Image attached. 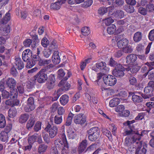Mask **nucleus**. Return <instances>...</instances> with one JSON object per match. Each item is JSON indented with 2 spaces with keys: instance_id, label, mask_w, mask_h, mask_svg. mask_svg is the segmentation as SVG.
Returning <instances> with one entry per match:
<instances>
[{
  "instance_id": "nucleus-1",
  "label": "nucleus",
  "mask_w": 154,
  "mask_h": 154,
  "mask_svg": "<svg viewBox=\"0 0 154 154\" xmlns=\"http://www.w3.org/2000/svg\"><path fill=\"white\" fill-rule=\"evenodd\" d=\"M54 143L56 146L52 147L51 154H68L69 146L64 133L61 136L60 139L54 141Z\"/></svg>"
},
{
  "instance_id": "nucleus-2",
  "label": "nucleus",
  "mask_w": 154,
  "mask_h": 154,
  "mask_svg": "<svg viewBox=\"0 0 154 154\" xmlns=\"http://www.w3.org/2000/svg\"><path fill=\"white\" fill-rule=\"evenodd\" d=\"M100 131L97 127H94L91 128L88 131L89 139L91 141L96 140L99 137Z\"/></svg>"
},
{
  "instance_id": "nucleus-3",
  "label": "nucleus",
  "mask_w": 154,
  "mask_h": 154,
  "mask_svg": "<svg viewBox=\"0 0 154 154\" xmlns=\"http://www.w3.org/2000/svg\"><path fill=\"white\" fill-rule=\"evenodd\" d=\"M154 89V82L151 81L148 84V86L145 87L144 89V92L145 95L143 97L144 98H148L153 95V92Z\"/></svg>"
},
{
  "instance_id": "nucleus-4",
  "label": "nucleus",
  "mask_w": 154,
  "mask_h": 154,
  "mask_svg": "<svg viewBox=\"0 0 154 154\" xmlns=\"http://www.w3.org/2000/svg\"><path fill=\"white\" fill-rule=\"evenodd\" d=\"M17 91H15L11 95V99H9L5 102L6 104L7 105L13 106H17L20 104L19 100L17 99Z\"/></svg>"
},
{
  "instance_id": "nucleus-5",
  "label": "nucleus",
  "mask_w": 154,
  "mask_h": 154,
  "mask_svg": "<svg viewBox=\"0 0 154 154\" xmlns=\"http://www.w3.org/2000/svg\"><path fill=\"white\" fill-rule=\"evenodd\" d=\"M92 69L96 72L99 69L103 72L106 73L109 71V68L106 66V63L101 62L96 63L95 64V67H92Z\"/></svg>"
},
{
  "instance_id": "nucleus-6",
  "label": "nucleus",
  "mask_w": 154,
  "mask_h": 154,
  "mask_svg": "<svg viewBox=\"0 0 154 154\" xmlns=\"http://www.w3.org/2000/svg\"><path fill=\"white\" fill-rule=\"evenodd\" d=\"M104 83L107 85L112 86L116 83V79L114 76L111 75H104L103 78Z\"/></svg>"
},
{
  "instance_id": "nucleus-7",
  "label": "nucleus",
  "mask_w": 154,
  "mask_h": 154,
  "mask_svg": "<svg viewBox=\"0 0 154 154\" xmlns=\"http://www.w3.org/2000/svg\"><path fill=\"white\" fill-rule=\"evenodd\" d=\"M144 131L143 132L141 131L140 132L141 133L140 134L138 131H134L132 128L130 130L126 131L125 133L127 135H128V136H131V138H136V140H138L139 141L140 140L141 137L142 136L143 133Z\"/></svg>"
},
{
  "instance_id": "nucleus-8",
  "label": "nucleus",
  "mask_w": 154,
  "mask_h": 154,
  "mask_svg": "<svg viewBox=\"0 0 154 154\" xmlns=\"http://www.w3.org/2000/svg\"><path fill=\"white\" fill-rule=\"evenodd\" d=\"M45 69H42L36 75L37 78V82L39 83L45 82L48 79L47 75L45 73Z\"/></svg>"
},
{
  "instance_id": "nucleus-9",
  "label": "nucleus",
  "mask_w": 154,
  "mask_h": 154,
  "mask_svg": "<svg viewBox=\"0 0 154 154\" xmlns=\"http://www.w3.org/2000/svg\"><path fill=\"white\" fill-rule=\"evenodd\" d=\"M45 130L48 132L49 137L51 138L55 136L57 132V127L54 126L51 127V125L49 124L47 125Z\"/></svg>"
},
{
  "instance_id": "nucleus-10",
  "label": "nucleus",
  "mask_w": 154,
  "mask_h": 154,
  "mask_svg": "<svg viewBox=\"0 0 154 154\" xmlns=\"http://www.w3.org/2000/svg\"><path fill=\"white\" fill-rule=\"evenodd\" d=\"M118 66L114 69L112 72L113 75L116 77H122L123 76L124 73L123 71L125 69L121 65H119Z\"/></svg>"
},
{
  "instance_id": "nucleus-11",
  "label": "nucleus",
  "mask_w": 154,
  "mask_h": 154,
  "mask_svg": "<svg viewBox=\"0 0 154 154\" xmlns=\"http://www.w3.org/2000/svg\"><path fill=\"white\" fill-rule=\"evenodd\" d=\"M35 108L34 99L30 97L28 99L27 104L24 107L25 110L26 112H29L34 110Z\"/></svg>"
},
{
  "instance_id": "nucleus-12",
  "label": "nucleus",
  "mask_w": 154,
  "mask_h": 154,
  "mask_svg": "<svg viewBox=\"0 0 154 154\" xmlns=\"http://www.w3.org/2000/svg\"><path fill=\"white\" fill-rule=\"evenodd\" d=\"M74 121L76 124H83L86 121V116L83 114H79L75 116Z\"/></svg>"
},
{
  "instance_id": "nucleus-13",
  "label": "nucleus",
  "mask_w": 154,
  "mask_h": 154,
  "mask_svg": "<svg viewBox=\"0 0 154 154\" xmlns=\"http://www.w3.org/2000/svg\"><path fill=\"white\" fill-rule=\"evenodd\" d=\"M136 142L137 144H139L140 146H141V144L139 141L136 140V138L134 137L131 138V136H128L125 139V142L124 143L125 145L126 146H130L132 143Z\"/></svg>"
},
{
  "instance_id": "nucleus-14",
  "label": "nucleus",
  "mask_w": 154,
  "mask_h": 154,
  "mask_svg": "<svg viewBox=\"0 0 154 154\" xmlns=\"http://www.w3.org/2000/svg\"><path fill=\"white\" fill-rule=\"evenodd\" d=\"M57 77L60 79H61L63 78L65 80H67L68 78L69 77L72 75L70 72H68L67 75V76H66L64 77L65 75V72L62 69H60L58 70L57 72Z\"/></svg>"
},
{
  "instance_id": "nucleus-15",
  "label": "nucleus",
  "mask_w": 154,
  "mask_h": 154,
  "mask_svg": "<svg viewBox=\"0 0 154 154\" xmlns=\"http://www.w3.org/2000/svg\"><path fill=\"white\" fill-rule=\"evenodd\" d=\"M32 56V51L30 49H27L23 52L22 54V59L24 61H27L29 60Z\"/></svg>"
},
{
  "instance_id": "nucleus-16",
  "label": "nucleus",
  "mask_w": 154,
  "mask_h": 154,
  "mask_svg": "<svg viewBox=\"0 0 154 154\" xmlns=\"http://www.w3.org/2000/svg\"><path fill=\"white\" fill-rule=\"evenodd\" d=\"M141 66V64L136 62L129 66L128 70H130L131 72L133 73H136L139 71Z\"/></svg>"
},
{
  "instance_id": "nucleus-17",
  "label": "nucleus",
  "mask_w": 154,
  "mask_h": 154,
  "mask_svg": "<svg viewBox=\"0 0 154 154\" xmlns=\"http://www.w3.org/2000/svg\"><path fill=\"white\" fill-rule=\"evenodd\" d=\"M66 1V0H59L57 2L51 4L50 5V8L54 10L59 9L61 5L65 3Z\"/></svg>"
},
{
  "instance_id": "nucleus-18",
  "label": "nucleus",
  "mask_w": 154,
  "mask_h": 154,
  "mask_svg": "<svg viewBox=\"0 0 154 154\" xmlns=\"http://www.w3.org/2000/svg\"><path fill=\"white\" fill-rule=\"evenodd\" d=\"M15 91H17V90L16 89H10V93L6 90H3V91H2L1 94L2 97L4 99L10 98L9 99H11V95Z\"/></svg>"
},
{
  "instance_id": "nucleus-19",
  "label": "nucleus",
  "mask_w": 154,
  "mask_h": 154,
  "mask_svg": "<svg viewBox=\"0 0 154 154\" xmlns=\"http://www.w3.org/2000/svg\"><path fill=\"white\" fill-rule=\"evenodd\" d=\"M10 27L8 25H3L0 28V34L5 35L8 34L10 32Z\"/></svg>"
},
{
  "instance_id": "nucleus-20",
  "label": "nucleus",
  "mask_w": 154,
  "mask_h": 154,
  "mask_svg": "<svg viewBox=\"0 0 154 154\" xmlns=\"http://www.w3.org/2000/svg\"><path fill=\"white\" fill-rule=\"evenodd\" d=\"M52 59L53 63L54 64H57L60 63V59L59 55V53L58 51H55L53 53Z\"/></svg>"
},
{
  "instance_id": "nucleus-21",
  "label": "nucleus",
  "mask_w": 154,
  "mask_h": 154,
  "mask_svg": "<svg viewBox=\"0 0 154 154\" xmlns=\"http://www.w3.org/2000/svg\"><path fill=\"white\" fill-rule=\"evenodd\" d=\"M137 57L136 55L131 54L128 55L126 58V62L130 64L134 63L137 60Z\"/></svg>"
},
{
  "instance_id": "nucleus-22",
  "label": "nucleus",
  "mask_w": 154,
  "mask_h": 154,
  "mask_svg": "<svg viewBox=\"0 0 154 154\" xmlns=\"http://www.w3.org/2000/svg\"><path fill=\"white\" fill-rule=\"evenodd\" d=\"M60 87H61L63 91H67L69 89L70 85L67 82L62 80L59 84Z\"/></svg>"
},
{
  "instance_id": "nucleus-23",
  "label": "nucleus",
  "mask_w": 154,
  "mask_h": 154,
  "mask_svg": "<svg viewBox=\"0 0 154 154\" xmlns=\"http://www.w3.org/2000/svg\"><path fill=\"white\" fill-rule=\"evenodd\" d=\"M87 146L86 140H83L79 144L78 148V152L79 153L83 152Z\"/></svg>"
},
{
  "instance_id": "nucleus-24",
  "label": "nucleus",
  "mask_w": 154,
  "mask_h": 154,
  "mask_svg": "<svg viewBox=\"0 0 154 154\" xmlns=\"http://www.w3.org/2000/svg\"><path fill=\"white\" fill-rule=\"evenodd\" d=\"M39 61V65L40 66H45L49 64L47 66V69H50L52 67L53 65L52 64H50L51 62V60L50 59L48 60H40Z\"/></svg>"
},
{
  "instance_id": "nucleus-25",
  "label": "nucleus",
  "mask_w": 154,
  "mask_h": 154,
  "mask_svg": "<svg viewBox=\"0 0 154 154\" xmlns=\"http://www.w3.org/2000/svg\"><path fill=\"white\" fill-rule=\"evenodd\" d=\"M55 78L53 75H51L49 77V80L48 83L47 84L48 88L51 89L54 87L55 85Z\"/></svg>"
},
{
  "instance_id": "nucleus-26",
  "label": "nucleus",
  "mask_w": 154,
  "mask_h": 154,
  "mask_svg": "<svg viewBox=\"0 0 154 154\" xmlns=\"http://www.w3.org/2000/svg\"><path fill=\"white\" fill-rule=\"evenodd\" d=\"M6 85L10 89H16L14 88V86L16 85L15 80L12 78H9L6 82Z\"/></svg>"
},
{
  "instance_id": "nucleus-27",
  "label": "nucleus",
  "mask_w": 154,
  "mask_h": 154,
  "mask_svg": "<svg viewBox=\"0 0 154 154\" xmlns=\"http://www.w3.org/2000/svg\"><path fill=\"white\" fill-rule=\"evenodd\" d=\"M15 64L16 68L19 70H21L24 67V64L20 58H16Z\"/></svg>"
},
{
  "instance_id": "nucleus-28",
  "label": "nucleus",
  "mask_w": 154,
  "mask_h": 154,
  "mask_svg": "<svg viewBox=\"0 0 154 154\" xmlns=\"http://www.w3.org/2000/svg\"><path fill=\"white\" fill-rule=\"evenodd\" d=\"M128 40L126 38H123L119 41L117 43L118 47L120 48H123L128 45Z\"/></svg>"
},
{
  "instance_id": "nucleus-29",
  "label": "nucleus",
  "mask_w": 154,
  "mask_h": 154,
  "mask_svg": "<svg viewBox=\"0 0 154 154\" xmlns=\"http://www.w3.org/2000/svg\"><path fill=\"white\" fill-rule=\"evenodd\" d=\"M48 149V146L45 144H42L39 146L38 152L40 154H43Z\"/></svg>"
},
{
  "instance_id": "nucleus-30",
  "label": "nucleus",
  "mask_w": 154,
  "mask_h": 154,
  "mask_svg": "<svg viewBox=\"0 0 154 154\" xmlns=\"http://www.w3.org/2000/svg\"><path fill=\"white\" fill-rule=\"evenodd\" d=\"M0 139L2 141L7 142L9 139L8 134L5 131H2L0 134Z\"/></svg>"
},
{
  "instance_id": "nucleus-31",
  "label": "nucleus",
  "mask_w": 154,
  "mask_h": 154,
  "mask_svg": "<svg viewBox=\"0 0 154 154\" xmlns=\"http://www.w3.org/2000/svg\"><path fill=\"white\" fill-rule=\"evenodd\" d=\"M120 101V100L119 98H114L110 100L109 102V105L111 107H114L119 104Z\"/></svg>"
},
{
  "instance_id": "nucleus-32",
  "label": "nucleus",
  "mask_w": 154,
  "mask_h": 154,
  "mask_svg": "<svg viewBox=\"0 0 154 154\" xmlns=\"http://www.w3.org/2000/svg\"><path fill=\"white\" fill-rule=\"evenodd\" d=\"M63 90L62 88H60L55 91L53 94L54 98H52V100L55 101L57 100L59 97L63 93Z\"/></svg>"
},
{
  "instance_id": "nucleus-33",
  "label": "nucleus",
  "mask_w": 154,
  "mask_h": 154,
  "mask_svg": "<svg viewBox=\"0 0 154 154\" xmlns=\"http://www.w3.org/2000/svg\"><path fill=\"white\" fill-rule=\"evenodd\" d=\"M53 46L54 47V46L52 44L49 48H47L44 51V55L45 57L48 58L50 56L51 53L52 48H53Z\"/></svg>"
},
{
  "instance_id": "nucleus-34",
  "label": "nucleus",
  "mask_w": 154,
  "mask_h": 154,
  "mask_svg": "<svg viewBox=\"0 0 154 154\" xmlns=\"http://www.w3.org/2000/svg\"><path fill=\"white\" fill-rule=\"evenodd\" d=\"M116 29V26L112 24L107 28V31L109 34L112 35L115 33Z\"/></svg>"
},
{
  "instance_id": "nucleus-35",
  "label": "nucleus",
  "mask_w": 154,
  "mask_h": 154,
  "mask_svg": "<svg viewBox=\"0 0 154 154\" xmlns=\"http://www.w3.org/2000/svg\"><path fill=\"white\" fill-rule=\"evenodd\" d=\"M29 118V115L24 114L21 115L19 118V121L21 123H23L26 122Z\"/></svg>"
},
{
  "instance_id": "nucleus-36",
  "label": "nucleus",
  "mask_w": 154,
  "mask_h": 154,
  "mask_svg": "<svg viewBox=\"0 0 154 154\" xmlns=\"http://www.w3.org/2000/svg\"><path fill=\"white\" fill-rule=\"evenodd\" d=\"M17 110L14 107L10 109L8 111V116L11 118H14L17 115Z\"/></svg>"
},
{
  "instance_id": "nucleus-37",
  "label": "nucleus",
  "mask_w": 154,
  "mask_h": 154,
  "mask_svg": "<svg viewBox=\"0 0 154 154\" xmlns=\"http://www.w3.org/2000/svg\"><path fill=\"white\" fill-rule=\"evenodd\" d=\"M69 97L66 95H64L60 98V101L61 103L63 105H66L68 102Z\"/></svg>"
},
{
  "instance_id": "nucleus-38",
  "label": "nucleus",
  "mask_w": 154,
  "mask_h": 154,
  "mask_svg": "<svg viewBox=\"0 0 154 154\" xmlns=\"http://www.w3.org/2000/svg\"><path fill=\"white\" fill-rule=\"evenodd\" d=\"M38 134H35L33 135L30 136L28 139V142L29 144L32 145L36 141L37 138Z\"/></svg>"
},
{
  "instance_id": "nucleus-39",
  "label": "nucleus",
  "mask_w": 154,
  "mask_h": 154,
  "mask_svg": "<svg viewBox=\"0 0 154 154\" xmlns=\"http://www.w3.org/2000/svg\"><path fill=\"white\" fill-rule=\"evenodd\" d=\"M112 7H101L99 9L98 13L101 15H103L108 11V10H109L110 8L112 9Z\"/></svg>"
},
{
  "instance_id": "nucleus-40",
  "label": "nucleus",
  "mask_w": 154,
  "mask_h": 154,
  "mask_svg": "<svg viewBox=\"0 0 154 154\" xmlns=\"http://www.w3.org/2000/svg\"><path fill=\"white\" fill-rule=\"evenodd\" d=\"M142 37L141 33L140 32H137L134 34L133 39L135 42H138L141 40Z\"/></svg>"
},
{
  "instance_id": "nucleus-41",
  "label": "nucleus",
  "mask_w": 154,
  "mask_h": 154,
  "mask_svg": "<svg viewBox=\"0 0 154 154\" xmlns=\"http://www.w3.org/2000/svg\"><path fill=\"white\" fill-rule=\"evenodd\" d=\"M81 32L83 35L87 36L90 33V29L88 27H84L82 29Z\"/></svg>"
},
{
  "instance_id": "nucleus-42",
  "label": "nucleus",
  "mask_w": 154,
  "mask_h": 154,
  "mask_svg": "<svg viewBox=\"0 0 154 154\" xmlns=\"http://www.w3.org/2000/svg\"><path fill=\"white\" fill-rule=\"evenodd\" d=\"M68 136L69 139H74L76 135L75 133L74 130L72 128H69L68 130Z\"/></svg>"
},
{
  "instance_id": "nucleus-43",
  "label": "nucleus",
  "mask_w": 154,
  "mask_h": 154,
  "mask_svg": "<svg viewBox=\"0 0 154 154\" xmlns=\"http://www.w3.org/2000/svg\"><path fill=\"white\" fill-rule=\"evenodd\" d=\"M6 125V121L5 116L2 114H0V128H4Z\"/></svg>"
},
{
  "instance_id": "nucleus-44",
  "label": "nucleus",
  "mask_w": 154,
  "mask_h": 154,
  "mask_svg": "<svg viewBox=\"0 0 154 154\" xmlns=\"http://www.w3.org/2000/svg\"><path fill=\"white\" fill-rule=\"evenodd\" d=\"M54 122L57 124H59L62 122V116L56 115L54 118Z\"/></svg>"
},
{
  "instance_id": "nucleus-45",
  "label": "nucleus",
  "mask_w": 154,
  "mask_h": 154,
  "mask_svg": "<svg viewBox=\"0 0 154 154\" xmlns=\"http://www.w3.org/2000/svg\"><path fill=\"white\" fill-rule=\"evenodd\" d=\"M109 65L111 66L114 67L116 68V67H118L119 65L121 64L115 61L112 58H111L109 61Z\"/></svg>"
},
{
  "instance_id": "nucleus-46",
  "label": "nucleus",
  "mask_w": 154,
  "mask_h": 154,
  "mask_svg": "<svg viewBox=\"0 0 154 154\" xmlns=\"http://www.w3.org/2000/svg\"><path fill=\"white\" fill-rule=\"evenodd\" d=\"M11 18V17L10 14L9 13H6L2 21V24L6 23L10 20Z\"/></svg>"
},
{
  "instance_id": "nucleus-47",
  "label": "nucleus",
  "mask_w": 154,
  "mask_h": 154,
  "mask_svg": "<svg viewBox=\"0 0 154 154\" xmlns=\"http://www.w3.org/2000/svg\"><path fill=\"white\" fill-rule=\"evenodd\" d=\"M125 109L124 106L122 105L118 106L115 108V111L116 112L119 113V116Z\"/></svg>"
},
{
  "instance_id": "nucleus-48",
  "label": "nucleus",
  "mask_w": 154,
  "mask_h": 154,
  "mask_svg": "<svg viewBox=\"0 0 154 154\" xmlns=\"http://www.w3.org/2000/svg\"><path fill=\"white\" fill-rule=\"evenodd\" d=\"M113 15L116 17L121 18L124 17V13L122 11L119 10L117 11L115 13H113Z\"/></svg>"
},
{
  "instance_id": "nucleus-49",
  "label": "nucleus",
  "mask_w": 154,
  "mask_h": 154,
  "mask_svg": "<svg viewBox=\"0 0 154 154\" xmlns=\"http://www.w3.org/2000/svg\"><path fill=\"white\" fill-rule=\"evenodd\" d=\"M146 149L144 147H138L136 149V154H145Z\"/></svg>"
},
{
  "instance_id": "nucleus-50",
  "label": "nucleus",
  "mask_w": 154,
  "mask_h": 154,
  "mask_svg": "<svg viewBox=\"0 0 154 154\" xmlns=\"http://www.w3.org/2000/svg\"><path fill=\"white\" fill-rule=\"evenodd\" d=\"M142 98L137 95H134L132 97V100L134 102L139 103L141 101Z\"/></svg>"
},
{
  "instance_id": "nucleus-51",
  "label": "nucleus",
  "mask_w": 154,
  "mask_h": 154,
  "mask_svg": "<svg viewBox=\"0 0 154 154\" xmlns=\"http://www.w3.org/2000/svg\"><path fill=\"white\" fill-rule=\"evenodd\" d=\"M114 22L113 19L111 17H109L103 20V22L106 26H109Z\"/></svg>"
},
{
  "instance_id": "nucleus-52",
  "label": "nucleus",
  "mask_w": 154,
  "mask_h": 154,
  "mask_svg": "<svg viewBox=\"0 0 154 154\" xmlns=\"http://www.w3.org/2000/svg\"><path fill=\"white\" fill-rule=\"evenodd\" d=\"M123 51L125 53H131L132 51V49L130 45H128L124 47L123 48Z\"/></svg>"
},
{
  "instance_id": "nucleus-53",
  "label": "nucleus",
  "mask_w": 154,
  "mask_h": 154,
  "mask_svg": "<svg viewBox=\"0 0 154 154\" xmlns=\"http://www.w3.org/2000/svg\"><path fill=\"white\" fill-rule=\"evenodd\" d=\"M73 116V115L72 114H70L69 115L67 119L66 124V125L69 126L71 125L72 121V119Z\"/></svg>"
},
{
  "instance_id": "nucleus-54",
  "label": "nucleus",
  "mask_w": 154,
  "mask_h": 154,
  "mask_svg": "<svg viewBox=\"0 0 154 154\" xmlns=\"http://www.w3.org/2000/svg\"><path fill=\"white\" fill-rule=\"evenodd\" d=\"M35 123V121L32 119H30L26 124V127L28 129H29L32 128Z\"/></svg>"
},
{
  "instance_id": "nucleus-55",
  "label": "nucleus",
  "mask_w": 154,
  "mask_h": 154,
  "mask_svg": "<svg viewBox=\"0 0 154 154\" xmlns=\"http://www.w3.org/2000/svg\"><path fill=\"white\" fill-rule=\"evenodd\" d=\"M60 105L58 103H54L51 107V111L53 112H55L60 107Z\"/></svg>"
},
{
  "instance_id": "nucleus-56",
  "label": "nucleus",
  "mask_w": 154,
  "mask_h": 154,
  "mask_svg": "<svg viewBox=\"0 0 154 154\" xmlns=\"http://www.w3.org/2000/svg\"><path fill=\"white\" fill-rule=\"evenodd\" d=\"M49 43V42L46 38L44 37L42 39L41 44L44 47H46Z\"/></svg>"
},
{
  "instance_id": "nucleus-57",
  "label": "nucleus",
  "mask_w": 154,
  "mask_h": 154,
  "mask_svg": "<svg viewBox=\"0 0 154 154\" xmlns=\"http://www.w3.org/2000/svg\"><path fill=\"white\" fill-rule=\"evenodd\" d=\"M125 10L128 13H132L134 12V8L132 6H127L125 7Z\"/></svg>"
},
{
  "instance_id": "nucleus-58",
  "label": "nucleus",
  "mask_w": 154,
  "mask_h": 154,
  "mask_svg": "<svg viewBox=\"0 0 154 154\" xmlns=\"http://www.w3.org/2000/svg\"><path fill=\"white\" fill-rule=\"evenodd\" d=\"M41 123L40 122H38L36 123L34 127V130L35 131H38L41 129Z\"/></svg>"
},
{
  "instance_id": "nucleus-59",
  "label": "nucleus",
  "mask_w": 154,
  "mask_h": 154,
  "mask_svg": "<svg viewBox=\"0 0 154 154\" xmlns=\"http://www.w3.org/2000/svg\"><path fill=\"white\" fill-rule=\"evenodd\" d=\"M130 114V112L129 111L124 109L120 114L119 116L122 117H127Z\"/></svg>"
},
{
  "instance_id": "nucleus-60",
  "label": "nucleus",
  "mask_w": 154,
  "mask_h": 154,
  "mask_svg": "<svg viewBox=\"0 0 154 154\" xmlns=\"http://www.w3.org/2000/svg\"><path fill=\"white\" fill-rule=\"evenodd\" d=\"M124 0H116V2H114V6L116 7L122 5L124 4Z\"/></svg>"
},
{
  "instance_id": "nucleus-61",
  "label": "nucleus",
  "mask_w": 154,
  "mask_h": 154,
  "mask_svg": "<svg viewBox=\"0 0 154 154\" xmlns=\"http://www.w3.org/2000/svg\"><path fill=\"white\" fill-rule=\"evenodd\" d=\"M138 12L142 15H145L147 14V10L144 8L140 7L138 9Z\"/></svg>"
},
{
  "instance_id": "nucleus-62",
  "label": "nucleus",
  "mask_w": 154,
  "mask_h": 154,
  "mask_svg": "<svg viewBox=\"0 0 154 154\" xmlns=\"http://www.w3.org/2000/svg\"><path fill=\"white\" fill-rule=\"evenodd\" d=\"M103 134L109 138L111 137L112 135L110 132L106 129H103L102 130Z\"/></svg>"
},
{
  "instance_id": "nucleus-63",
  "label": "nucleus",
  "mask_w": 154,
  "mask_h": 154,
  "mask_svg": "<svg viewBox=\"0 0 154 154\" xmlns=\"http://www.w3.org/2000/svg\"><path fill=\"white\" fill-rule=\"evenodd\" d=\"M23 44L26 47H29L32 43V40L29 39H28L23 42Z\"/></svg>"
},
{
  "instance_id": "nucleus-64",
  "label": "nucleus",
  "mask_w": 154,
  "mask_h": 154,
  "mask_svg": "<svg viewBox=\"0 0 154 154\" xmlns=\"http://www.w3.org/2000/svg\"><path fill=\"white\" fill-rule=\"evenodd\" d=\"M149 38L151 41L154 40V29L150 31L149 34Z\"/></svg>"
}]
</instances>
